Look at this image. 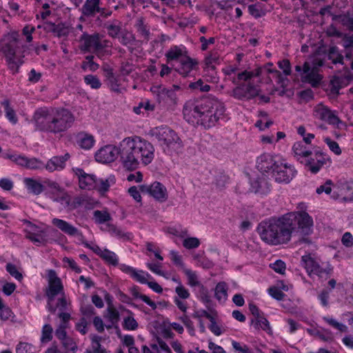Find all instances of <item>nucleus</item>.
I'll use <instances>...</instances> for the list:
<instances>
[{"mask_svg":"<svg viewBox=\"0 0 353 353\" xmlns=\"http://www.w3.org/2000/svg\"><path fill=\"white\" fill-rule=\"evenodd\" d=\"M5 158L11 160L18 165L26 168L28 157L24 155L17 154L16 153H8L5 154Z\"/></svg>","mask_w":353,"mask_h":353,"instance_id":"obj_42","label":"nucleus"},{"mask_svg":"<svg viewBox=\"0 0 353 353\" xmlns=\"http://www.w3.org/2000/svg\"><path fill=\"white\" fill-rule=\"evenodd\" d=\"M189 88L193 90H199L201 92H208L210 90V86L208 84L199 79L196 82L191 83Z\"/></svg>","mask_w":353,"mask_h":353,"instance_id":"obj_58","label":"nucleus"},{"mask_svg":"<svg viewBox=\"0 0 353 353\" xmlns=\"http://www.w3.org/2000/svg\"><path fill=\"white\" fill-rule=\"evenodd\" d=\"M44 168V163L37 158H28L26 168L30 170H38Z\"/></svg>","mask_w":353,"mask_h":353,"instance_id":"obj_56","label":"nucleus"},{"mask_svg":"<svg viewBox=\"0 0 353 353\" xmlns=\"http://www.w3.org/2000/svg\"><path fill=\"white\" fill-rule=\"evenodd\" d=\"M183 272L188 278V285L192 287L199 286V288H201V285H203L199 281L198 276L195 272L190 269H184Z\"/></svg>","mask_w":353,"mask_h":353,"instance_id":"obj_44","label":"nucleus"},{"mask_svg":"<svg viewBox=\"0 0 353 353\" xmlns=\"http://www.w3.org/2000/svg\"><path fill=\"white\" fill-rule=\"evenodd\" d=\"M200 241L196 237H189L184 239L183 245L187 249L196 248L199 246Z\"/></svg>","mask_w":353,"mask_h":353,"instance_id":"obj_60","label":"nucleus"},{"mask_svg":"<svg viewBox=\"0 0 353 353\" xmlns=\"http://www.w3.org/2000/svg\"><path fill=\"white\" fill-rule=\"evenodd\" d=\"M324 141L328 145L330 150L333 152L336 155H340L341 154V150L339 147V145L336 141L332 140L329 137H325L324 139Z\"/></svg>","mask_w":353,"mask_h":353,"instance_id":"obj_59","label":"nucleus"},{"mask_svg":"<svg viewBox=\"0 0 353 353\" xmlns=\"http://www.w3.org/2000/svg\"><path fill=\"white\" fill-rule=\"evenodd\" d=\"M323 319L328 323L330 326L333 327L334 328L339 330L341 332H346L347 331V327L346 325H343V323H341L338 321H336L335 319L324 316Z\"/></svg>","mask_w":353,"mask_h":353,"instance_id":"obj_50","label":"nucleus"},{"mask_svg":"<svg viewBox=\"0 0 353 353\" xmlns=\"http://www.w3.org/2000/svg\"><path fill=\"white\" fill-rule=\"evenodd\" d=\"M73 171L78 176L81 189L92 190L97 185V179L94 174H87L81 168H74Z\"/></svg>","mask_w":353,"mask_h":353,"instance_id":"obj_22","label":"nucleus"},{"mask_svg":"<svg viewBox=\"0 0 353 353\" xmlns=\"http://www.w3.org/2000/svg\"><path fill=\"white\" fill-rule=\"evenodd\" d=\"M52 198L54 201L59 203L64 208H67V207L69 205L70 196L63 188L59 192H52Z\"/></svg>","mask_w":353,"mask_h":353,"instance_id":"obj_35","label":"nucleus"},{"mask_svg":"<svg viewBox=\"0 0 353 353\" xmlns=\"http://www.w3.org/2000/svg\"><path fill=\"white\" fill-rule=\"evenodd\" d=\"M20 44V35L17 32L4 35L0 42V51L3 54L8 68L12 74L17 73L23 63L22 59L16 55Z\"/></svg>","mask_w":353,"mask_h":353,"instance_id":"obj_6","label":"nucleus"},{"mask_svg":"<svg viewBox=\"0 0 353 353\" xmlns=\"http://www.w3.org/2000/svg\"><path fill=\"white\" fill-rule=\"evenodd\" d=\"M26 237L30 239L37 245L43 243L45 241V238L42 235V233L35 232L32 231H26Z\"/></svg>","mask_w":353,"mask_h":353,"instance_id":"obj_47","label":"nucleus"},{"mask_svg":"<svg viewBox=\"0 0 353 353\" xmlns=\"http://www.w3.org/2000/svg\"><path fill=\"white\" fill-rule=\"evenodd\" d=\"M94 56L89 55L85 57V61L82 63V68L83 70L89 69L91 71L97 70L99 65L93 61Z\"/></svg>","mask_w":353,"mask_h":353,"instance_id":"obj_54","label":"nucleus"},{"mask_svg":"<svg viewBox=\"0 0 353 353\" xmlns=\"http://www.w3.org/2000/svg\"><path fill=\"white\" fill-rule=\"evenodd\" d=\"M37 352V347L33 345L20 342L16 347V353H35Z\"/></svg>","mask_w":353,"mask_h":353,"instance_id":"obj_46","label":"nucleus"},{"mask_svg":"<svg viewBox=\"0 0 353 353\" xmlns=\"http://www.w3.org/2000/svg\"><path fill=\"white\" fill-rule=\"evenodd\" d=\"M134 280L141 283H147L148 279L151 277L150 274L147 272H143V270H134V273L132 274L131 276Z\"/></svg>","mask_w":353,"mask_h":353,"instance_id":"obj_48","label":"nucleus"},{"mask_svg":"<svg viewBox=\"0 0 353 353\" xmlns=\"http://www.w3.org/2000/svg\"><path fill=\"white\" fill-rule=\"evenodd\" d=\"M70 158L69 153L63 156H54L50 159L44 168L49 172H52L57 170H62L65 167V162Z\"/></svg>","mask_w":353,"mask_h":353,"instance_id":"obj_23","label":"nucleus"},{"mask_svg":"<svg viewBox=\"0 0 353 353\" xmlns=\"http://www.w3.org/2000/svg\"><path fill=\"white\" fill-rule=\"evenodd\" d=\"M48 289L46 291L48 297V309L52 312H56V308L52 307V302L54 297L63 290V285L61 279L57 276V273L53 270L48 271Z\"/></svg>","mask_w":353,"mask_h":353,"instance_id":"obj_9","label":"nucleus"},{"mask_svg":"<svg viewBox=\"0 0 353 353\" xmlns=\"http://www.w3.org/2000/svg\"><path fill=\"white\" fill-rule=\"evenodd\" d=\"M327 57L334 64L340 63L344 65V57L339 52V48L336 46H332L329 48Z\"/></svg>","mask_w":353,"mask_h":353,"instance_id":"obj_37","label":"nucleus"},{"mask_svg":"<svg viewBox=\"0 0 353 353\" xmlns=\"http://www.w3.org/2000/svg\"><path fill=\"white\" fill-rule=\"evenodd\" d=\"M292 152L297 160L301 158L309 157L312 152L307 148V145L303 141L295 142L292 146Z\"/></svg>","mask_w":353,"mask_h":353,"instance_id":"obj_28","label":"nucleus"},{"mask_svg":"<svg viewBox=\"0 0 353 353\" xmlns=\"http://www.w3.org/2000/svg\"><path fill=\"white\" fill-rule=\"evenodd\" d=\"M79 48L85 52H92L100 59H104L111 54L110 42L103 39L99 34H88L83 33L79 39Z\"/></svg>","mask_w":353,"mask_h":353,"instance_id":"obj_7","label":"nucleus"},{"mask_svg":"<svg viewBox=\"0 0 353 353\" xmlns=\"http://www.w3.org/2000/svg\"><path fill=\"white\" fill-rule=\"evenodd\" d=\"M140 189L142 192L148 193L160 202H163L168 199L167 190L165 186L159 182L156 181L150 185H141Z\"/></svg>","mask_w":353,"mask_h":353,"instance_id":"obj_17","label":"nucleus"},{"mask_svg":"<svg viewBox=\"0 0 353 353\" xmlns=\"http://www.w3.org/2000/svg\"><path fill=\"white\" fill-rule=\"evenodd\" d=\"M301 265L306 270L309 276H312V272L319 265V262L310 254L304 255L301 257Z\"/></svg>","mask_w":353,"mask_h":353,"instance_id":"obj_33","label":"nucleus"},{"mask_svg":"<svg viewBox=\"0 0 353 353\" xmlns=\"http://www.w3.org/2000/svg\"><path fill=\"white\" fill-rule=\"evenodd\" d=\"M313 116L316 119L327 122L330 124L334 125L339 122V118L327 106L321 103L314 108Z\"/></svg>","mask_w":353,"mask_h":353,"instance_id":"obj_19","label":"nucleus"},{"mask_svg":"<svg viewBox=\"0 0 353 353\" xmlns=\"http://www.w3.org/2000/svg\"><path fill=\"white\" fill-rule=\"evenodd\" d=\"M1 104L5 108L6 116L8 119L14 124L17 123V118L14 110L10 106L9 101L8 100H4Z\"/></svg>","mask_w":353,"mask_h":353,"instance_id":"obj_45","label":"nucleus"},{"mask_svg":"<svg viewBox=\"0 0 353 353\" xmlns=\"http://www.w3.org/2000/svg\"><path fill=\"white\" fill-rule=\"evenodd\" d=\"M333 270L330 265H327L325 267H322L319 263L312 272V274H315L320 278H325V279L330 276Z\"/></svg>","mask_w":353,"mask_h":353,"instance_id":"obj_41","label":"nucleus"},{"mask_svg":"<svg viewBox=\"0 0 353 353\" xmlns=\"http://www.w3.org/2000/svg\"><path fill=\"white\" fill-rule=\"evenodd\" d=\"M285 221V225L290 230V235L292 237L293 231H297L301 235H309L312 232L313 219L307 212L303 210L292 212L283 216Z\"/></svg>","mask_w":353,"mask_h":353,"instance_id":"obj_8","label":"nucleus"},{"mask_svg":"<svg viewBox=\"0 0 353 353\" xmlns=\"http://www.w3.org/2000/svg\"><path fill=\"white\" fill-rule=\"evenodd\" d=\"M33 121L37 130L39 131L59 134L72 126L74 117L65 108L43 107L34 112Z\"/></svg>","mask_w":353,"mask_h":353,"instance_id":"obj_3","label":"nucleus"},{"mask_svg":"<svg viewBox=\"0 0 353 353\" xmlns=\"http://www.w3.org/2000/svg\"><path fill=\"white\" fill-rule=\"evenodd\" d=\"M188 55V51L183 46H172L165 54L167 63L171 65L177 64Z\"/></svg>","mask_w":353,"mask_h":353,"instance_id":"obj_20","label":"nucleus"},{"mask_svg":"<svg viewBox=\"0 0 353 353\" xmlns=\"http://www.w3.org/2000/svg\"><path fill=\"white\" fill-rule=\"evenodd\" d=\"M84 81L87 85H89L92 89H99L101 85V83L99 78L92 74L85 76Z\"/></svg>","mask_w":353,"mask_h":353,"instance_id":"obj_52","label":"nucleus"},{"mask_svg":"<svg viewBox=\"0 0 353 353\" xmlns=\"http://www.w3.org/2000/svg\"><path fill=\"white\" fill-rule=\"evenodd\" d=\"M92 250L107 263L114 266L118 265V258L114 252L106 249L101 250L97 245L93 246Z\"/></svg>","mask_w":353,"mask_h":353,"instance_id":"obj_25","label":"nucleus"},{"mask_svg":"<svg viewBox=\"0 0 353 353\" xmlns=\"http://www.w3.org/2000/svg\"><path fill=\"white\" fill-rule=\"evenodd\" d=\"M52 223L53 225L57 227L59 230H60L63 233L72 236H76L78 239L88 248L92 250V248L90 244L85 241L84 236L83 234L74 225L67 222L65 220L60 219L58 218H54L52 220Z\"/></svg>","mask_w":353,"mask_h":353,"instance_id":"obj_14","label":"nucleus"},{"mask_svg":"<svg viewBox=\"0 0 353 353\" xmlns=\"http://www.w3.org/2000/svg\"><path fill=\"white\" fill-rule=\"evenodd\" d=\"M262 69L257 68L253 71L244 70L239 72L236 77H233L232 81L234 84H239V81H251L253 77H259L261 74Z\"/></svg>","mask_w":353,"mask_h":353,"instance_id":"obj_26","label":"nucleus"},{"mask_svg":"<svg viewBox=\"0 0 353 353\" xmlns=\"http://www.w3.org/2000/svg\"><path fill=\"white\" fill-rule=\"evenodd\" d=\"M347 81L348 79L344 77H334L330 81V93L337 96L339 94V90L347 85Z\"/></svg>","mask_w":353,"mask_h":353,"instance_id":"obj_31","label":"nucleus"},{"mask_svg":"<svg viewBox=\"0 0 353 353\" xmlns=\"http://www.w3.org/2000/svg\"><path fill=\"white\" fill-rule=\"evenodd\" d=\"M101 230L108 232L112 236L123 240H128L131 237L130 233L124 232L120 228L110 223H107L104 227L101 228Z\"/></svg>","mask_w":353,"mask_h":353,"instance_id":"obj_27","label":"nucleus"},{"mask_svg":"<svg viewBox=\"0 0 353 353\" xmlns=\"http://www.w3.org/2000/svg\"><path fill=\"white\" fill-rule=\"evenodd\" d=\"M108 34L112 38H119L122 32L121 27L119 25L112 23L106 26Z\"/></svg>","mask_w":353,"mask_h":353,"instance_id":"obj_55","label":"nucleus"},{"mask_svg":"<svg viewBox=\"0 0 353 353\" xmlns=\"http://www.w3.org/2000/svg\"><path fill=\"white\" fill-rule=\"evenodd\" d=\"M307 332L314 336L318 337L323 341H331L333 340L332 333L325 329H307Z\"/></svg>","mask_w":353,"mask_h":353,"instance_id":"obj_34","label":"nucleus"},{"mask_svg":"<svg viewBox=\"0 0 353 353\" xmlns=\"http://www.w3.org/2000/svg\"><path fill=\"white\" fill-rule=\"evenodd\" d=\"M228 287L225 282L219 283L215 288V297L219 301H225L227 299Z\"/></svg>","mask_w":353,"mask_h":353,"instance_id":"obj_40","label":"nucleus"},{"mask_svg":"<svg viewBox=\"0 0 353 353\" xmlns=\"http://www.w3.org/2000/svg\"><path fill=\"white\" fill-rule=\"evenodd\" d=\"M53 329L49 324H46L43 326L41 341L42 343H48L52 339Z\"/></svg>","mask_w":353,"mask_h":353,"instance_id":"obj_49","label":"nucleus"},{"mask_svg":"<svg viewBox=\"0 0 353 353\" xmlns=\"http://www.w3.org/2000/svg\"><path fill=\"white\" fill-rule=\"evenodd\" d=\"M94 221L98 224L105 223L112 219L110 213L106 210H95L93 212Z\"/></svg>","mask_w":353,"mask_h":353,"instance_id":"obj_39","label":"nucleus"},{"mask_svg":"<svg viewBox=\"0 0 353 353\" xmlns=\"http://www.w3.org/2000/svg\"><path fill=\"white\" fill-rule=\"evenodd\" d=\"M63 347H65V350L69 353H74L75 351L77 349V346L76 345V343L74 341V340L70 337H67L63 341H61Z\"/></svg>","mask_w":353,"mask_h":353,"instance_id":"obj_57","label":"nucleus"},{"mask_svg":"<svg viewBox=\"0 0 353 353\" xmlns=\"http://www.w3.org/2000/svg\"><path fill=\"white\" fill-rule=\"evenodd\" d=\"M78 143L81 148L85 150H89L93 146L94 143V139L93 136L90 134H81L79 136Z\"/></svg>","mask_w":353,"mask_h":353,"instance_id":"obj_38","label":"nucleus"},{"mask_svg":"<svg viewBox=\"0 0 353 353\" xmlns=\"http://www.w3.org/2000/svg\"><path fill=\"white\" fill-rule=\"evenodd\" d=\"M280 158L270 153H263L256 159V168L262 174L271 175Z\"/></svg>","mask_w":353,"mask_h":353,"instance_id":"obj_15","label":"nucleus"},{"mask_svg":"<svg viewBox=\"0 0 353 353\" xmlns=\"http://www.w3.org/2000/svg\"><path fill=\"white\" fill-rule=\"evenodd\" d=\"M159 104L165 108H172L177 103L174 91L163 86H154L151 88Z\"/></svg>","mask_w":353,"mask_h":353,"instance_id":"obj_10","label":"nucleus"},{"mask_svg":"<svg viewBox=\"0 0 353 353\" xmlns=\"http://www.w3.org/2000/svg\"><path fill=\"white\" fill-rule=\"evenodd\" d=\"M251 323L254 325L255 329L259 330L261 328L268 334L272 333V329L270 325L269 321L267 320L266 318L263 316V314H262L260 316H258L254 319H252L251 321Z\"/></svg>","mask_w":353,"mask_h":353,"instance_id":"obj_36","label":"nucleus"},{"mask_svg":"<svg viewBox=\"0 0 353 353\" xmlns=\"http://www.w3.org/2000/svg\"><path fill=\"white\" fill-rule=\"evenodd\" d=\"M118 39L123 46L132 45L135 41L134 36L129 32H122Z\"/></svg>","mask_w":353,"mask_h":353,"instance_id":"obj_51","label":"nucleus"},{"mask_svg":"<svg viewBox=\"0 0 353 353\" xmlns=\"http://www.w3.org/2000/svg\"><path fill=\"white\" fill-rule=\"evenodd\" d=\"M278 65L279 68L283 70V72L285 76H288L291 74V64L288 59L279 61L278 62Z\"/></svg>","mask_w":353,"mask_h":353,"instance_id":"obj_64","label":"nucleus"},{"mask_svg":"<svg viewBox=\"0 0 353 353\" xmlns=\"http://www.w3.org/2000/svg\"><path fill=\"white\" fill-rule=\"evenodd\" d=\"M323 76L318 70V66L312 65L310 62L305 61L303 65V71L301 74V79L303 83L316 88L321 84Z\"/></svg>","mask_w":353,"mask_h":353,"instance_id":"obj_13","label":"nucleus"},{"mask_svg":"<svg viewBox=\"0 0 353 353\" xmlns=\"http://www.w3.org/2000/svg\"><path fill=\"white\" fill-rule=\"evenodd\" d=\"M172 66L181 76L188 77L192 75V72L198 70L199 61L188 55L177 64H172Z\"/></svg>","mask_w":353,"mask_h":353,"instance_id":"obj_16","label":"nucleus"},{"mask_svg":"<svg viewBox=\"0 0 353 353\" xmlns=\"http://www.w3.org/2000/svg\"><path fill=\"white\" fill-rule=\"evenodd\" d=\"M219 55L217 52H211L205 59V65L212 70H214V64L219 62Z\"/></svg>","mask_w":353,"mask_h":353,"instance_id":"obj_53","label":"nucleus"},{"mask_svg":"<svg viewBox=\"0 0 353 353\" xmlns=\"http://www.w3.org/2000/svg\"><path fill=\"white\" fill-rule=\"evenodd\" d=\"M114 183L115 180L113 176H110L105 180H97V185L96 186V188H94V189H97L99 192L101 193H105L107 191H108L110 185Z\"/></svg>","mask_w":353,"mask_h":353,"instance_id":"obj_43","label":"nucleus"},{"mask_svg":"<svg viewBox=\"0 0 353 353\" xmlns=\"http://www.w3.org/2000/svg\"><path fill=\"white\" fill-rule=\"evenodd\" d=\"M100 2L101 0H86L81 8L83 15L94 17L97 13L103 17L110 15V12L100 7Z\"/></svg>","mask_w":353,"mask_h":353,"instance_id":"obj_18","label":"nucleus"},{"mask_svg":"<svg viewBox=\"0 0 353 353\" xmlns=\"http://www.w3.org/2000/svg\"><path fill=\"white\" fill-rule=\"evenodd\" d=\"M154 148L151 143L139 136L126 137L117 148L107 145L95 154L97 161L102 163L113 162L119 155L123 167L128 170H136L140 162L148 165L154 159Z\"/></svg>","mask_w":353,"mask_h":353,"instance_id":"obj_1","label":"nucleus"},{"mask_svg":"<svg viewBox=\"0 0 353 353\" xmlns=\"http://www.w3.org/2000/svg\"><path fill=\"white\" fill-rule=\"evenodd\" d=\"M6 270L9 272V274L14 277L18 281H21L23 279V275L20 273L15 265L12 263H8L6 265Z\"/></svg>","mask_w":353,"mask_h":353,"instance_id":"obj_61","label":"nucleus"},{"mask_svg":"<svg viewBox=\"0 0 353 353\" xmlns=\"http://www.w3.org/2000/svg\"><path fill=\"white\" fill-rule=\"evenodd\" d=\"M248 11L255 18H259L265 14L261 7L256 4H252L248 6Z\"/></svg>","mask_w":353,"mask_h":353,"instance_id":"obj_62","label":"nucleus"},{"mask_svg":"<svg viewBox=\"0 0 353 353\" xmlns=\"http://www.w3.org/2000/svg\"><path fill=\"white\" fill-rule=\"evenodd\" d=\"M294 168L280 159L271 176L277 183H288L296 174Z\"/></svg>","mask_w":353,"mask_h":353,"instance_id":"obj_11","label":"nucleus"},{"mask_svg":"<svg viewBox=\"0 0 353 353\" xmlns=\"http://www.w3.org/2000/svg\"><path fill=\"white\" fill-rule=\"evenodd\" d=\"M104 75L107 81V83L111 90L119 92V83L117 78L115 77L114 74H113L112 70L108 66V65H104L103 67Z\"/></svg>","mask_w":353,"mask_h":353,"instance_id":"obj_30","label":"nucleus"},{"mask_svg":"<svg viewBox=\"0 0 353 353\" xmlns=\"http://www.w3.org/2000/svg\"><path fill=\"white\" fill-rule=\"evenodd\" d=\"M327 159L328 160L326 155L322 152L312 153L306 160L305 166L312 173L316 174L326 163Z\"/></svg>","mask_w":353,"mask_h":353,"instance_id":"obj_21","label":"nucleus"},{"mask_svg":"<svg viewBox=\"0 0 353 353\" xmlns=\"http://www.w3.org/2000/svg\"><path fill=\"white\" fill-rule=\"evenodd\" d=\"M225 112L223 103L213 97L190 100L183 106L184 118L189 123H196L205 128L214 126Z\"/></svg>","mask_w":353,"mask_h":353,"instance_id":"obj_2","label":"nucleus"},{"mask_svg":"<svg viewBox=\"0 0 353 353\" xmlns=\"http://www.w3.org/2000/svg\"><path fill=\"white\" fill-rule=\"evenodd\" d=\"M257 232L261 240L270 245L287 243L291 239L290 230L285 225L283 216L261 222L257 227Z\"/></svg>","mask_w":353,"mask_h":353,"instance_id":"obj_4","label":"nucleus"},{"mask_svg":"<svg viewBox=\"0 0 353 353\" xmlns=\"http://www.w3.org/2000/svg\"><path fill=\"white\" fill-rule=\"evenodd\" d=\"M123 327L128 330H134L138 327V323L132 316H128L124 319Z\"/></svg>","mask_w":353,"mask_h":353,"instance_id":"obj_63","label":"nucleus"},{"mask_svg":"<svg viewBox=\"0 0 353 353\" xmlns=\"http://www.w3.org/2000/svg\"><path fill=\"white\" fill-rule=\"evenodd\" d=\"M45 30L48 32H52L54 36L59 38L66 37L70 32L69 27L63 23L54 24L48 23L45 27Z\"/></svg>","mask_w":353,"mask_h":353,"instance_id":"obj_24","label":"nucleus"},{"mask_svg":"<svg viewBox=\"0 0 353 353\" xmlns=\"http://www.w3.org/2000/svg\"><path fill=\"white\" fill-rule=\"evenodd\" d=\"M149 135L157 141L163 152L168 155L179 154L183 148V143L178 134L167 125L152 128Z\"/></svg>","mask_w":353,"mask_h":353,"instance_id":"obj_5","label":"nucleus"},{"mask_svg":"<svg viewBox=\"0 0 353 353\" xmlns=\"http://www.w3.org/2000/svg\"><path fill=\"white\" fill-rule=\"evenodd\" d=\"M235 87L230 95L234 99L241 101L250 100L259 94L258 85H254L251 81H246Z\"/></svg>","mask_w":353,"mask_h":353,"instance_id":"obj_12","label":"nucleus"},{"mask_svg":"<svg viewBox=\"0 0 353 353\" xmlns=\"http://www.w3.org/2000/svg\"><path fill=\"white\" fill-rule=\"evenodd\" d=\"M23 182L28 192L33 194L39 195L44 190L43 185L32 178H25Z\"/></svg>","mask_w":353,"mask_h":353,"instance_id":"obj_32","label":"nucleus"},{"mask_svg":"<svg viewBox=\"0 0 353 353\" xmlns=\"http://www.w3.org/2000/svg\"><path fill=\"white\" fill-rule=\"evenodd\" d=\"M251 185L256 193L264 194L270 190V184L264 177H259L254 180Z\"/></svg>","mask_w":353,"mask_h":353,"instance_id":"obj_29","label":"nucleus"}]
</instances>
